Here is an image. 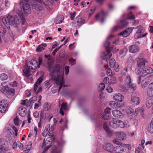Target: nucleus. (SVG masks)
I'll return each instance as SVG.
<instances>
[{"label":"nucleus","mask_w":153,"mask_h":153,"mask_svg":"<svg viewBox=\"0 0 153 153\" xmlns=\"http://www.w3.org/2000/svg\"><path fill=\"white\" fill-rule=\"evenodd\" d=\"M48 68L50 71V76L51 77V79L45 82V85L46 87H48L49 85L51 84L52 80H53L56 84L60 85L59 91L62 87L66 86L65 85H63L64 73L61 69L60 65L57 64L52 65L51 63L50 64L49 63Z\"/></svg>","instance_id":"f257e3e1"},{"label":"nucleus","mask_w":153,"mask_h":153,"mask_svg":"<svg viewBox=\"0 0 153 153\" xmlns=\"http://www.w3.org/2000/svg\"><path fill=\"white\" fill-rule=\"evenodd\" d=\"M114 35L111 34L107 38V40L105 42L104 46L106 48V51L103 52L101 54V56L103 59L101 61V63L104 64V66L105 68H108V61L107 59H109L112 56L111 53L110 51L113 48V46L110 45V43L108 40H110L113 37Z\"/></svg>","instance_id":"f03ea898"},{"label":"nucleus","mask_w":153,"mask_h":153,"mask_svg":"<svg viewBox=\"0 0 153 153\" xmlns=\"http://www.w3.org/2000/svg\"><path fill=\"white\" fill-rule=\"evenodd\" d=\"M42 59L39 57L38 59L39 63L36 60L32 59L26 63V65L24 67L23 72L24 75L28 76L30 75L31 69L34 70L38 67L39 68L42 62Z\"/></svg>","instance_id":"7ed1b4c3"},{"label":"nucleus","mask_w":153,"mask_h":153,"mask_svg":"<svg viewBox=\"0 0 153 153\" xmlns=\"http://www.w3.org/2000/svg\"><path fill=\"white\" fill-rule=\"evenodd\" d=\"M126 14H123L122 16V19L120 20V23H121V25H120L115 26L111 29L112 32H114L118 29L123 28L126 27L128 22L126 21V20L128 19H135V16L134 15H132V13L131 12H129L127 15V18H126Z\"/></svg>","instance_id":"20e7f679"},{"label":"nucleus","mask_w":153,"mask_h":153,"mask_svg":"<svg viewBox=\"0 0 153 153\" xmlns=\"http://www.w3.org/2000/svg\"><path fill=\"white\" fill-rule=\"evenodd\" d=\"M15 18L14 16H8L6 17H4L2 18V22L5 26L8 29H9L10 25H13L15 23Z\"/></svg>","instance_id":"39448f33"},{"label":"nucleus","mask_w":153,"mask_h":153,"mask_svg":"<svg viewBox=\"0 0 153 153\" xmlns=\"http://www.w3.org/2000/svg\"><path fill=\"white\" fill-rule=\"evenodd\" d=\"M125 82L127 83V85L129 87L133 90L136 89V85L135 84L132 83L131 82V79L130 75L129 74H126L125 76Z\"/></svg>","instance_id":"423d86ee"},{"label":"nucleus","mask_w":153,"mask_h":153,"mask_svg":"<svg viewBox=\"0 0 153 153\" xmlns=\"http://www.w3.org/2000/svg\"><path fill=\"white\" fill-rule=\"evenodd\" d=\"M107 15V13L102 10L96 16L95 18L97 20L100 21L101 23H103Z\"/></svg>","instance_id":"0eeeda50"},{"label":"nucleus","mask_w":153,"mask_h":153,"mask_svg":"<svg viewBox=\"0 0 153 153\" xmlns=\"http://www.w3.org/2000/svg\"><path fill=\"white\" fill-rule=\"evenodd\" d=\"M148 63V62L145 58L139 57L137 62V67L140 69L142 68L145 67L146 63Z\"/></svg>","instance_id":"6e6552de"},{"label":"nucleus","mask_w":153,"mask_h":153,"mask_svg":"<svg viewBox=\"0 0 153 153\" xmlns=\"http://www.w3.org/2000/svg\"><path fill=\"white\" fill-rule=\"evenodd\" d=\"M8 106V102L6 100H3L0 102V111L4 113L6 111Z\"/></svg>","instance_id":"1a4fd4ad"},{"label":"nucleus","mask_w":153,"mask_h":153,"mask_svg":"<svg viewBox=\"0 0 153 153\" xmlns=\"http://www.w3.org/2000/svg\"><path fill=\"white\" fill-rule=\"evenodd\" d=\"M50 138H48L45 140H44L42 147L43 148L45 146L46 147L42 153H45L50 147V145L51 143V141H50Z\"/></svg>","instance_id":"9d476101"},{"label":"nucleus","mask_w":153,"mask_h":153,"mask_svg":"<svg viewBox=\"0 0 153 153\" xmlns=\"http://www.w3.org/2000/svg\"><path fill=\"white\" fill-rule=\"evenodd\" d=\"M76 20L77 24V26L78 28L85 23V20L82 19V16L81 15H79L76 18Z\"/></svg>","instance_id":"9b49d317"},{"label":"nucleus","mask_w":153,"mask_h":153,"mask_svg":"<svg viewBox=\"0 0 153 153\" xmlns=\"http://www.w3.org/2000/svg\"><path fill=\"white\" fill-rule=\"evenodd\" d=\"M103 146L104 149L111 153L113 152L114 148L113 145L111 143H105Z\"/></svg>","instance_id":"f8f14e48"},{"label":"nucleus","mask_w":153,"mask_h":153,"mask_svg":"<svg viewBox=\"0 0 153 153\" xmlns=\"http://www.w3.org/2000/svg\"><path fill=\"white\" fill-rule=\"evenodd\" d=\"M152 72L153 70L152 68L149 67H146L142 70L141 76L144 77L148 74L152 73Z\"/></svg>","instance_id":"ddd939ff"},{"label":"nucleus","mask_w":153,"mask_h":153,"mask_svg":"<svg viewBox=\"0 0 153 153\" xmlns=\"http://www.w3.org/2000/svg\"><path fill=\"white\" fill-rule=\"evenodd\" d=\"M109 64L111 67L113 68L117 72L119 71V65L118 64L116 63L114 59H111L110 60Z\"/></svg>","instance_id":"4468645a"},{"label":"nucleus","mask_w":153,"mask_h":153,"mask_svg":"<svg viewBox=\"0 0 153 153\" xmlns=\"http://www.w3.org/2000/svg\"><path fill=\"white\" fill-rule=\"evenodd\" d=\"M69 109V108L68 107L67 102H62L61 104V107L60 108L59 113L62 115H64V113L63 111H67Z\"/></svg>","instance_id":"2eb2a0df"},{"label":"nucleus","mask_w":153,"mask_h":153,"mask_svg":"<svg viewBox=\"0 0 153 153\" xmlns=\"http://www.w3.org/2000/svg\"><path fill=\"white\" fill-rule=\"evenodd\" d=\"M140 101V98L136 97L135 94L132 95L131 97V102L132 105H137L139 103Z\"/></svg>","instance_id":"dca6fc26"},{"label":"nucleus","mask_w":153,"mask_h":153,"mask_svg":"<svg viewBox=\"0 0 153 153\" xmlns=\"http://www.w3.org/2000/svg\"><path fill=\"white\" fill-rule=\"evenodd\" d=\"M22 6V8L25 13L28 14L30 13L31 9L30 4L26 3L25 4H23Z\"/></svg>","instance_id":"f3484780"},{"label":"nucleus","mask_w":153,"mask_h":153,"mask_svg":"<svg viewBox=\"0 0 153 153\" xmlns=\"http://www.w3.org/2000/svg\"><path fill=\"white\" fill-rule=\"evenodd\" d=\"M1 91L3 92H7L10 94H11L13 96L14 95L15 93V89L13 88H11L8 86H6L2 89Z\"/></svg>","instance_id":"a211bd4d"},{"label":"nucleus","mask_w":153,"mask_h":153,"mask_svg":"<svg viewBox=\"0 0 153 153\" xmlns=\"http://www.w3.org/2000/svg\"><path fill=\"white\" fill-rule=\"evenodd\" d=\"M126 108L127 114L130 119H132L133 117V115H134V110L129 106H127Z\"/></svg>","instance_id":"6ab92c4d"},{"label":"nucleus","mask_w":153,"mask_h":153,"mask_svg":"<svg viewBox=\"0 0 153 153\" xmlns=\"http://www.w3.org/2000/svg\"><path fill=\"white\" fill-rule=\"evenodd\" d=\"M113 98L114 100L120 102H122L124 99V96L120 93L115 94L113 95Z\"/></svg>","instance_id":"aec40b11"},{"label":"nucleus","mask_w":153,"mask_h":153,"mask_svg":"<svg viewBox=\"0 0 153 153\" xmlns=\"http://www.w3.org/2000/svg\"><path fill=\"white\" fill-rule=\"evenodd\" d=\"M116 135L118 139L120 140H123L126 138V134L123 132H117Z\"/></svg>","instance_id":"412c9836"},{"label":"nucleus","mask_w":153,"mask_h":153,"mask_svg":"<svg viewBox=\"0 0 153 153\" xmlns=\"http://www.w3.org/2000/svg\"><path fill=\"white\" fill-rule=\"evenodd\" d=\"M139 50V48L135 45H131L129 47V51L131 53H137L138 52Z\"/></svg>","instance_id":"4be33fe9"},{"label":"nucleus","mask_w":153,"mask_h":153,"mask_svg":"<svg viewBox=\"0 0 153 153\" xmlns=\"http://www.w3.org/2000/svg\"><path fill=\"white\" fill-rule=\"evenodd\" d=\"M109 125L111 127L114 128L118 127V120L116 118H113L112 120L109 122Z\"/></svg>","instance_id":"5701e85b"},{"label":"nucleus","mask_w":153,"mask_h":153,"mask_svg":"<svg viewBox=\"0 0 153 153\" xmlns=\"http://www.w3.org/2000/svg\"><path fill=\"white\" fill-rule=\"evenodd\" d=\"M19 113L21 116L22 117H25L27 114L26 108L24 106L20 107L19 108Z\"/></svg>","instance_id":"b1692460"},{"label":"nucleus","mask_w":153,"mask_h":153,"mask_svg":"<svg viewBox=\"0 0 153 153\" xmlns=\"http://www.w3.org/2000/svg\"><path fill=\"white\" fill-rule=\"evenodd\" d=\"M124 148L122 146H118L114 148V151L115 153H122L124 151Z\"/></svg>","instance_id":"393cba45"},{"label":"nucleus","mask_w":153,"mask_h":153,"mask_svg":"<svg viewBox=\"0 0 153 153\" xmlns=\"http://www.w3.org/2000/svg\"><path fill=\"white\" fill-rule=\"evenodd\" d=\"M112 114L114 116L117 118H120L122 117V114L121 111L118 110H114L113 111Z\"/></svg>","instance_id":"a878e982"},{"label":"nucleus","mask_w":153,"mask_h":153,"mask_svg":"<svg viewBox=\"0 0 153 153\" xmlns=\"http://www.w3.org/2000/svg\"><path fill=\"white\" fill-rule=\"evenodd\" d=\"M103 128L107 134L109 135H111L112 132L109 130L107 124L105 123H104Z\"/></svg>","instance_id":"bb28decb"},{"label":"nucleus","mask_w":153,"mask_h":153,"mask_svg":"<svg viewBox=\"0 0 153 153\" xmlns=\"http://www.w3.org/2000/svg\"><path fill=\"white\" fill-rule=\"evenodd\" d=\"M149 77L144 79L142 81V86L143 88H145L150 82Z\"/></svg>","instance_id":"cd10ccee"},{"label":"nucleus","mask_w":153,"mask_h":153,"mask_svg":"<svg viewBox=\"0 0 153 153\" xmlns=\"http://www.w3.org/2000/svg\"><path fill=\"white\" fill-rule=\"evenodd\" d=\"M153 104V101L150 98H147L146 100V104L147 108H150Z\"/></svg>","instance_id":"c85d7f7f"},{"label":"nucleus","mask_w":153,"mask_h":153,"mask_svg":"<svg viewBox=\"0 0 153 153\" xmlns=\"http://www.w3.org/2000/svg\"><path fill=\"white\" fill-rule=\"evenodd\" d=\"M64 19L62 16H58L55 19L54 22L56 24H60L62 22Z\"/></svg>","instance_id":"c756f323"},{"label":"nucleus","mask_w":153,"mask_h":153,"mask_svg":"<svg viewBox=\"0 0 153 153\" xmlns=\"http://www.w3.org/2000/svg\"><path fill=\"white\" fill-rule=\"evenodd\" d=\"M43 80V78L42 76L40 77L37 79V81L34 85V86H35V90L36 89L37 87H38V85H39L42 82Z\"/></svg>","instance_id":"7c9ffc66"},{"label":"nucleus","mask_w":153,"mask_h":153,"mask_svg":"<svg viewBox=\"0 0 153 153\" xmlns=\"http://www.w3.org/2000/svg\"><path fill=\"white\" fill-rule=\"evenodd\" d=\"M46 46V44H42L38 47L36 49V51L38 52H40L42 50H44Z\"/></svg>","instance_id":"2f4dec72"},{"label":"nucleus","mask_w":153,"mask_h":153,"mask_svg":"<svg viewBox=\"0 0 153 153\" xmlns=\"http://www.w3.org/2000/svg\"><path fill=\"white\" fill-rule=\"evenodd\" d=\"M37 13L39 16H41L44 13L45 10L44 9L41 7H39V9L38 8L37 10H36Z\"/></svg>","instance_id":"473e14b6"},{"label":"nucleus","mask_w":153,"mask_h":153,"mask_svg":"<svg viewBox=\"0 0 153 153\" xmlns=\"http://www.w3.org/2000/svg\"><path fill=\"white\" fill-rule=\"evenodd\" d=\"M137 30L136 32V33H143L144 31V29L142 26L140 25L136 27Z\"/></svg>","instance_id":"72a5a7b5"},{"label":"nucleus","mask_w":153,"mask_h":153,"mask_svg":"<svg viewBox=\"0 0 153 153\" xmlns=\"http://www.w3.org/2000/svg\"><path fill=\"white\" fill-rule=\"evenodd\" d=\"M21 104L23 105H25L27 107H29L30 106L31 103L30 102L27 100H22L21 102Z\"/></svg>","instance_id":"f704fd0d"},{"label":"nucleus","mask_w":153,"mask_h":153,"mask_svg":"<svg viewBox=\"0 0 153 153\" xmlns=\"http://www.w3.org/2000/svg\"><path fill=\"white\" fill-rule=\"evenodd\" d=\"M125 71L126 73H130L132 71V66L131 64H128L126 67Z\"/></svg>","instance_id":"c9c22d12"},{"label":"nucleus","mask_w":153,"mask_h":153,"mask_svg":"<svg viewBox=\"0 0 153 153\" xmlns=\"http://www.w3.org/2000/svg\"><path fill=\"white\" fill-rule=\"evenodd\" d=\"M0 144V153H5L8 150V148H5L3 146L2 143Z\"/></svg>","instance_id":"e433bc0d"},{"label":"nucleus","mask_w":153,"mask_h":153,"mask_svg":"<svg viewBox=\"0 0 153 153\" xmlns=\"http://www.w3.org/2000/svg\"><path fill=\"white\" fill-rule=\"evenodd\" d=\"M51 107L50 104L48 102H45L44 105V109L45 111H47L49 110Z\"/></svg>","instance_id":"4c0bfd02"},{"label":"nucleus","mask_w":153,"mask_h":153,"mask_svg":"<svg viewBox=\"0 0 153 153\" xmlns=\"http://www.w3.org/2000/svg\"><path fill=\"white\" fill-rule=\"evenodd\" d=\"M147 131L150 133H153V125L150 123V125L148 126L147 129Z\"/></svg>","instance_id":"58836bf2"},{"label":"nucleus","mask_w":153,"mask_h":153,"mask_svg":"<svg viewBox=\"0 0 153 153\" xmlns=\"http://www.w3.org/2000/svg\"><path fill=\"white\" fill-rule=\"evenodd\" d=\"M117 102L114 101H112L110 102L109 105L112 108H117Z\"/></svg>","instance_id":"ea45409f"},{"label":"nucleus","mask_w":153,"mask_h":153,"mask_svg":"<svg viewBox=\"0 0 153 153\" xmlns=\"http://www.w3.org/2000/svg\"><path fill=\"white\" fill-rule=\"evenodd\" d=\"M105 87V85L104 83H101L99 85L98 89L99 91H101L104 89Z\"/></svg>","instance_id":"a19ab883"},{"label":"nucleus","mask_w":153,"mask_h":153,"mask_svg":"<svg viewBox=\"0 0 153 153\" xmlns=\"http://www.w3.org/2000/svg\"><path fill=\"white\" fill-rule=\"evenodd\" d=\"M119 35H122L123 37H126L129 35V34L127 33V31L125 30L121 32L118 34Z\"/></svg>","instance_id":"79ce46f5"},{"label":"nucleus","mask_w":153,"mask_h":153,"mask_svg":"<svg viewBox=\"0 0 153 153\" xmlns=\"http://www.w3.org/2000/svg\"><path fill=\"white\" fill-rule=\"evenodd\" d=\"M110 83L113 84L116 83L117 82L116 77L114 76H112L110 79Z\"/></svg>","instance_id":"37998d69"},{"label":"nucleus","mask_w":153,"mask_h":153,"mask_svg":"<svg viewBox=\"0 0 153 153\" xmlns=\"http://www.w3.org/2000/svg\"><path fill=\"white\" fill-rule=\"evenodd\" d=\"M7 78V75L4 74H1L0 76V79L2 80H6Z\"/></svg>","instance_id":"c03bdc74"},{"label":"nucleus","mask_w":153,"mask_h":153,"mask_svg":"<svg viewBox=\"0 0 153 153\" xmlns=\"http://www.w3.org/2000/svg\"><path fill=\"white\" fill-rule=\"evenodd\" d=\"M46 118V116L45 113L41 112L40 114V120L41 121H43L45 120Z\"/></svg>","instance_id":"a18cd8bd"},{"label":"nucleus","mask_w":153,"mask_h":153,"mask_svg":"<svg viewBox=\"0 0 153 153\" xmlns=\"http://www.w3.org/2000/svg\"><path fill=\"white\" fill-rule=\"evenodd\" d=\"M118 127H120L121 128H123L125 127V124L121 120H118Z\"/></svg>","instance_id":"49530a36"},{"label":"nucleus","mask_w":153,"mask_h":153,"mask_svg":"<svg viewBox=\"0 0 153 153\" xmlns=\"http://www.w3.org/2000/svg\"><path fill=\"white\" fill-rule=\"evenodd\" d=\"M145 142V141L144 140H142L141 141V144L139 146L140 147V149L142 150H143L144 149V144Z\"/></svg>","instance_id":"de8ad7c7"},{"label":"nucleus","mask_w":153,"mask_h":153,"mask_svg":"<svg viewBox=\"0 0 153 153\" xmlns=\"http://www.w3.org/2000/svg\"><path fill=\"white\" fill-rule=\"evenodd\" d=\"M147 94L149 97H153V90H152L149 88Z\"/></svg>","instance_id":"09e8293b"},{"label":"nucleus","mask_w":153,"mask_h":153,"mask_svg":"<svg viewBox=\"0 0 153 153\" xmlns=\"http://www.w3.org/2000/svg\"><path fill=\"white\" fill-rule=\"evenodd\" d=\"M127 74H126L125 72H123L122 73V76L119 77V80L120 81H122L123 80V78H124L125 79V76H126V74L127 75Z\"/></svg>","instance_id":"8fccbe9b"},{"label":"nucleus","mask_w":153,"mask_h":153,"mask_svg":"<svg viewBox=\"0 0 153 153\" xmlns=\"http://www.w3.org/2000/svg\"><path fill=\"white\" fill-rule=\"evenodd\" d=\"M116 104L117 108H121L124 106V104L122 102H117Z\"/></svg>","instance_id":"3c124183"},{"label":"nucleus","mask_w":153,"mask_h":153,"mask_svg":"<svg viewBox=\"0 0 153 153\" xmlns=\"http://www.w3.org/2000/svg\"><path fill=\"white\" fill-rule=\"evenodd\" d=\"M10 85L12 87H16L17 85V83L16 81H13L10 83Z\"/></svg>","instance_id":"603ef678"},{"label":"nucleus","mask_w":153,"mask_h":153,"mask_svg":"<svg viewBox=\"0 0 153 153\" xmlns=\"http://www.w3.org/2000/svg\"><path fill=\"white\" fill-rule=\"evenodd\" d=\"M134 28V27H130L126 29V30L127 31V33L129 34V35L132 32Z\"/></svg>","instance_id":"864d4df0"},{"label":"nucleus","mask_w":153,"mask_h":153,"mask_svg":"<svg viewBox=\"0 0 153 153\" xmlns=\"http://www.w3.org/2000/svg\"><path fill=\"white\" fill-rule=\"evenodd\" d=\"M140 110L139 108H136L134 111V115H133V117H134L137 114V113L140 111Z\"/></svg>","instance_id":"5fc2aeb1"},{"label":"nucleus","mask_w":153,"mask_h":153,"mask_svg":"<svg viewBox=\"0 0 153 153\" xmlns=\"http://www.w3.org/2000/svg\"><path fill=\"white\" fill-rule=\"evenodd\" d=\"M102 118L105 120H108L109 118V116L107 113H105L102 116Z\"/></svg>","instance_id":"6e6d98bb"},{"label":"nucleus","mask_w":153,"mask_h":153,"mask_svg":"<svg viewBox=\"0 0 153 153\" xmlns=\"http://www.w3.org/2000/svg\"><path fill=\"white\" fill-rule=\"evenodd\" d=\"M69 67L68 66H66L65 67V74L66 75H67L68 74L69 72Z\"/></svg>","instance_id":"4d7b16f0"},{"label":"nucleus","mask_w":153,"mask_h":153,"mask_svg":"<svg viewBox=\"0 0 153 153\" xmlns=\"http://www.w3.org/2000/svg\"><path fill=\"white\" fill-rule=\"evenodd\" d=\"M107 91L108 93H111L113 91V89L110 86L106 88Z\"/></svg>","instance_id":"13d9d810"},{"label":"nucleus","mask_w":153,"mask_h":153,"mask_svg":"<svg viewBox=\"0 0 153 153\" xmlns=\"http://www.w3.org/2000/svg\"><path fill=\"white\" fill-rule=\"evenodd\" d=\"M69 62L71 63L72 65L75 64L76 63L75 59H73L72 58L69 59Z\"/></svg>","instance_id":"bf43d9fd"},{"label":"nucleus","mask_w":153,"mask_h":153,"mask_svg":"<svg viewBox=\"0 0 153 153\" xmlns=\"http://www.w3.org/2000/svg\"><path fill=\"white\" fill-rule=\"evenodd\" d=\"M76 13L75 12H73V13H71L70 14L71 17L70 18L71 20L74 19Z\"/></svg>","instance_id":"052dcab7"},{"label":"nucleus","mask_w":153,"mask_h":153,"mask_svg":"<svg viewBox=\"0 0 153 153\" xmlns=\"http://www.w3.org/2000/svg\"><path fill=\"white\" fill-rule=\"evenodd\" d=\"M142 150L140 149V147L138 146L137 148L135 149V153H141Z\"/></svg>","instance_id":"680f3d73"},{"label":"nucleus","mask_w":153,"mask_h":153,"mask_svg":"<svg viewBox=\"0 0 153 153\" xmlns=\"http://www.w3.org/2000/svg\"><path fill=\"white\" fill-rule=\"evenodd\" d=\"M14 122L16 126L19 125V119L17 117H16L14 119Z\"/></svg>","instance_id":"e2e57ef3"},{"label":"nucleus","mask_w":153,"mask_h":153,"mask_svg":"<svg viewBox=\"0 0 153 153\" xmlns=\"http://www.w3.org/2000/svg\"><path fill=\"white\" fill-rule=\"evenodd\" d=\"M62 46V45H61L59 47L55 49L53 51L52 53V54L53 56H55L56 54V53L59 49Z\"/></svg>","instance_id":"0e129e2a"},{"label":"nucleus","mask_w":153,"mask_h":153,"mask_svg":"<svg viewBox=\"0 0 153 153\" xmlns=\"http://www.w3.org/2000/svg\"><path fill=\"white\" fill-rule=\"evenodd\" d=\"M107 74L109 76H111L112 75V73L111 70L110 68H108L107 70Z\"/></svg>","instance_id":"69168bd1"},{"label":"nucleus","mask_w":153,"mask_h":153,"mask_svg":"<svg viewBox=\"0 0 153 153\" xmlns=\"http://www.w3.org/2000/svg\"><path fill=\"white\" fill-rule=\"evenodd\" d=\"M105 0H97L96 2L100 5H102Z\"/></svg>","instance_id":"338daca9"},{"label":"nucleus","mask_w":153,"mask_h":153,"mask_svg":"<svg viewBox=\"0 0 153 153\" xmlns=\"http://www.w3.org/2000/svg\"><path fill=\"white\" fill-rule=\"evenodd\" d=\"M17 146H18L21 150H23L22 148L23 145L22 143L19 141L17 142Z\"/></svg>","instance_id":"774afa93"}]
</instances>
